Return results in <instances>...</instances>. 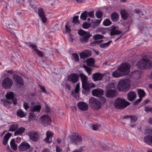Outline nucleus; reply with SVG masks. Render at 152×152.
<instances>
[{
  "label": "nucleus",
  "mask_w": 152,
  "mask_h": 152,
  "mask_svg": "<svg viewBox=\"0 0 152 152\" xmlns=\"http://www.w3.org/2000/svg\"><path fill=\"white\" fill-rule=\"evenodd\" d=\"M83 67L85 69V70L88 74L89 75H90L91 73V69L90 68L85 65H83Z\"/></svg>",
  "instance_id": "46"
},
{
  "label": "nucleus",
  "mask_w": 152,
  "mask_h": 152,
  "mask_svg": "<svg viewBox=\"0 0 152 152\" xmlns=\"http://www.w3.org/2000/svg\"><path fill=\"white\" fill-rule=\"evenodd\" d=\"M29 46L31 47L32 48L34 49L35 51L36 49H37V46L35 45L31 44L29 45Z\"/></svg>",
  "instance_id": "57"
},
{
  "label": "nucleus",
  "mask_w": 152,
  "mask_h": 152,
  "mask_svg": "<svg viewBox=\"0 0 152 152\" xmlns=\"http://www.w3.org/2000/svg\"><path fill=\"white\" fill-rule=\"evenodd\" d=\"M6 96L7 99H12L14 96L13 93L12 92H8L7 93Z\"/></svg>",
  "instance_id": "39"
},
{
  "label": "nucleus",
  "mask_w": 152,
  "mask_h": 152,
  "mask_svg": "<svg viewBox=\"0 0 152 152\" xmlns=\"http://www.w3.org/2000/svg\"><path fill=\"white\" fill-rule=\"evenodd\" d=\"M80 90V83H78L76 85L75 89V92L76 93H77Z\"/></svg>",
  "instance_id": "47"
},
{
  "label": "nucleus",
  "mask_w": 152,
  "mask_h": 152,
  "mask_svg": "<svg viewBox=\"0 0 152 152\" xmlns=\"http://www.w3.org/2000/svg\"><path fill=\"white\" fill-rule=\"evenodd\" d=\"M117 93L114 90H107L106 93V96L107 97H113L117 95Z\"/></svg>",
  "instance_id": "22"
},
{
  "label": "nucleus",
  "mask_w": 152,
  "mask_h": 152,
  "mask_svg": "<svg viewBox=\"0 0 152 152\" xmlns=\"http://www.w3.org/2000/svg\"><path fill=\"white\" fill-rule=\"evenodd\" d=\"M86 62L88 65L91 66L94 64L95 60L92 58H89L86 60Z\"/></svg>",
  "instance_id": "32"
},
{
  "label": "nucleus",
  "mask_w": 152,
  "mask_h": 152,
  "mask_svg": "<svg viewBox=\"0 0 152 152\" xmlns=\"http://www.w3.org/2000/svg\"><path fill=\"white\" fill-rule=\"evenodd\" d=\"M94 11L93 10H91L88 13V14L89 17L91 18H93L94 17Z\"/></svg>",
  "instance_id": "50"
},
{
  "label": "nucleus",
  "mask_w": 152,
  "mask_h": 152,
  "mask_svg": "<svg viewBox=\"0 0 152 152\" xmlns=\"http://www.w3.org/2000/svg\"><path fill=\"white\" fill-rule=\"evenodd\" d=\"M78 33L81 36L80 39V42L82 43L88 42L90 37L89 33L84 31L82 29H80L78 31Z\"/></svg>",
  "instance_id": "6"
},
{
  "label": "nucleus",
  "mask_w": 152,
  "mask_h": 152,
  "mask_svg": "<svg viewBox=\"0 0 152 152\" xmlns=\"http://www.w3.org/2000/svg\"><path fill=\"white\" fill-rule=\"evenodd\" d=\"M103 75L99 73H96L92 75L93 80L94 81L101 80L103 77Z\"/></svg>",
  "instance_id": "20"
},
{
  "label": "nucleus",
  "mask_w": 152,
  "mask_h": 152,
  "mask_svg": "<svg viewBox=\"0 0 152 152\" xmlns=\"http://www.w3.org/2000/svg\"><path fill=\"white\" fill-rule=\"evenodd\" d=\"M146 133L148 134H151L152 133V130L148 129L146 131Z\"/></svg>",
  "instance_id": "61"
},
{
  "label": "nucleus",
  "mask_w": 152,
  "mask_h": 152,
  "mask_svg": "<svg viewBox=\"0 0 152 152\" xmlns=\"http://www.w3.org/2000/svg\"><path fill=\"white\" fill-rule=\"evenodd\" d=\"M17 115L20 118H23L25 116L26 114L21 110H20L17 112Z\"/></svg>",
  "instance_id": "40"
},
{
  "label": "nucleus",
  "mask_w": 152,
  "mask_h": 152,
  "mask_svg": "<svg viewBox=\"0 0 152 152\" xmlns=\"http://www.w3.org/2000/svg\"><path fill=\"white\" fill-rule=\"evenodd\" d=\"M102 19L96 20L92 22V26L94 28L98 27L101 23Z\"/></svg>",
  "instance_id": "37"
},
{
  "label": "nucleus",
  "mask_w": 152,
  "mask_h": 152,
  "mask_svg": "<svg viewBox=\"0 0 152 152\" xmlns=\"http://www.w3.org/2000/svg\"><path fill=\"white\" fill-rule=\"evenodd\" d=\"M99 126V125L96 124H93L92 125L93 129L94 130H96L98 129Z\"/></svg>",
  "instance_id": "53"
},
{
  "label": "nucleus",
  "mask_w": 152,
  "mask_h": 152,
  "mask_svg": "<svg viewBox=\"0 0 152 152\" xmlns=\"http://www.w3.org/2000/svg\"><path fill=\"white\" fill-rule=\"evenodd\" d=\"M87 15L88 12L87 11H85L83 12L80 16V19L83 20H86V19Z\"/></svg>",
  "instance_id": "38"
},
{
  "label": "nucleus",
  "mask_w": 152,
  "mask_h": 152,
  "mask_svg": "<svg viewBox=\"0 0 152 152\" xmlns=\"http://www.w3.org/2000/svg\"><path fill=\"white\" fill-rule=\"evenodd\" d=\"M40 90H42L41 91V92H45V93L46 92V90H45V89L43 86H40Z\"/></svg>",
  "instance_id": "60"
},
{
  "label": "nucleus",
  "mask_w": 152,
  "mask_h": 152,
  "mask_svg": "<svg viewBox=\"0 0 152 152\" xmlns=\"http://www.w3.org/2000/svg\"><path fill=\"white\" fill-rule=\"evenodd\" d=\"M12 80L8 77H6L3 81L2 86L5 88L8 89L12 86Z\"/></svg>",
  "instance_id": "8"
},
{
  "label": "nucleus",
  "mask_w": 152,
  "mask_h": 152,
  "mask_svg": "<svg viewBox=\"0 0 152 152\" xmlns=\"http://www.w3.org/2000/svg\"><path fill=\"white\" fill-rule=\"evenodd\" d=\"M130 81V80L128 79L120 80L117 86L118 90L120 91H124L129 85Z\"/></svg>",
  "instance_id": "7"
},
{
  "label": "nucleus",
  "mask_w": 152,
  "mask_h": 152,
  "mask_svg": "<svg viewBox=\"0 0 152 152\" xmlns=\"http://www.w3.org/2000/svg\"><path fill=\"white\" fill-rule=\"evenodd\" d=\"M142 99V98L141 97H139V98L137 99V100L135 102L134 104L138 103L140 102Z\"/></svg>",
  "instance_id": "59"
},
{
  "label": "nucleus",
  "mask_w": 152,
  "mask_h": 152,
  "mask_svg": "<svg viewBox=\"0 0 152 152\" xmlns=\"http://www.w3.org/2000/svg\"><path fill=\"white\" fill-rule=\"evenodd\" d=\"M56 152H62V149L59 147L57 146L56 149Z\"/></svg>",
  "instance_id": "58"
},
{
  "label": "nucleus",
  "mask_w": 152,
  "mask_h": 152,
  "mask_svg": "<svg viewBox=\"0 0 152 152\" xmlns=\"http://www.w3.org/2000/svg\"><path fill=\"white\" fill-rule=\"evenodd\" d=\"M79 78V76L76 73H72L68 76V80L73 83H77Z\"/></svg>",
  "instance_id": "13"
},
{
  "label": "nucleus",
  "mask_w": 152,
  "mask_h": 152,
  "mask_svg": "<svg viewBox=\"0 0 152 152\" xmlns=\"http://www.w3.org/2000/svg\"><path fill=\"white\" fill-rule=\"evenodd\" d=\"M129 117H130V122L132 123H134L137 120V118L136 116H130Z\"/></svg>",
  "instance_id": "45"
},
{
  "label": "nucleus",
  "mask_w": 152,
  "mask_h": 152,
  "mask_svg": "<svg viewBox=\"0 0 152 152\" xmlns=\"http://www.w3.org/2000/svg\"><path fill=\"white\" fill-rule=\"evenodd\" d=\"M130 103L125 99L121 98L116 99L114 103V106L117 109H123L129 105Z\"/></svg>",
  "instance_id": "2"
},
{
  "label": "nucleus",
  "mask_w": 152,
  "mask_h": 152,
  "mask_svg": "<svg viewBox=\"0 0 152 152\" xmlns=\"http://www.w3.org/2000/svg\"><path fill=\"white\" fill-rule=\"evenodd\" d=\"M65 87L66 88L69 90L71 86L68 84H65Z\"/></svg>",
  "instance_id": "62"
},
{
  "label": "nucleus",
  "mask_w": 152,
  "mask_h": 152,
  "mask_svg": "<svg viewBox=\"0 0 152 152\" xmlns=\"http://www.w3.org/2000/svg\"><path fill=\"white\" fill-rule=\"evenodd\" d=\"M118 27L115 26H112L110 28L111 31L110 34L111 36L117 35L121 34V31L117 30Z\"/></svg>",
  "instance_id": "18"
},
{
  "label": "nucleus",
  "mask_w": 152,
  "mask_h": 152,
  "mask_svg": "<svg viewBox=\"0 0 152 152\" xmlns=\"http://www.w3.org/2000/svg\"><path fill=\"white\" fill-rule=\"evenodd\" d=\"M97 31L100 32L101 33L104 34L105 33V30L102 27H99L97 29Z\"/></svg>",
  "instance_id": "49"
},
{
  "label": "nucleus",
  "mask_w": 152,
  "mask_h": 152,
  "mask_svg": "<svg viewBox=\"0 0 152 152\" xmlns=\"http://www.w3.org/2000/svg\"><path fill=\"white\" fill-rule=\"evenodd\" d=\"M100 99L102 102L104 103L106 102V100L104 97L101 96Z\"/></svg>",
  "instance_id": "56"
},
{
  "label": "nucleus",
  "mask_w": 152,
  "mask_h": 152,
  "mask_svg": "<svg viewBox=\"0 0 152 152\" xmlns=\"http://www.w3.org/2000/svg\"><path fill=\"white\" fill-rule=\"evenodd\" d=\"M103 23L104 26H107L111 24V22L108 19H106L104 20Z\"/></svg>",
  "instance_id": "42"
},
{
  "label": "nucleus",
  "mask_w": 152,
  "mask_h": 152,
  "mask_svg": "<svg viewBox=\"0 0 152 152\" xmlns=\"http://www.w3.org/2000/svg\"><path fill=\"white\" fill-rule=\"evenodd\" d=\"M28 134L30 139L33 141H37L39 140V135L37 132L31 131L29 132Z\"/></svg>",
  "instance_id": "11"
},
{
  "label": "nucleus",
  "mask_w": 152,
  "mask_h": 152,
  "mask_svg": "<svg viewBox=\"0 0 152 152\" xmlns=\"http://www.w3.org/2000/svg\"><path fill=\"white\" fill-rule=\"evenodd\" d=\"M80 76L81 79L82 83L87 82V77L83 73L80 74Z\"/></svg>",
  "instance_id": "33"
},
{
  "label": "nucleus",
  "mask_w": 152,
  "mask_h": 152,
  "mask_svg": "<svg viewBox=\"0 0 152 152\" xmlns=\"http://www.w3.org/2000/svg\"><path fill=\"white\" fill-rule=\"evenodd\" d=\"M92 94L94 96L100 97L103 95V91L99 88L95 89L93 90Z\"/></svg>",
  "instance_id": "14"
},
{
  "label": "nucleus",
  "mask_w": 152,
  "mask_h": 152,
  "mask_svg": "<svg viewBox=\"0 0 152 152\" xmlns=\"http://www.w3.org/2000/svg\"><path fill=\"white\" fill-rule=\"evenodd\" d=\"M65 30L66 32H67L69 34L71 31V29L70 28H68L67 25L65 26Z\"/></svg>",
  "instance_id": "54"
},
{
  "label": "nucleus",
  "mask_w": 152,
  "mask_h": 152,
  "mask_svg": "<svg viewBox=\"0 0 152 152\" xmlns=\"http://www.w3.org/2000/svg\"><path fill=\"white\" fill-rule=\"evenodd\" d=\"M82 86L83 88L82 91V93L85 95H87L89 94L90 91L91 85L87 82L82 83Z\"/></svg>",
  "instance_id": "10"
},
{
  "label": "nucleus",
  "mask_w": 152,
  "mask_h": 152,
  "mask_svg": "<svg viewBox=\"0 0 152 152\" xmlns=\"http://www.w3.org/2000/svg\"><path fill=\"white\" fill-rule=\"evenodd\" d=\"M53 133L50 131H48L46 133V137L45 139V141L48 143L52 142V138L53 135Z\"/></svg>",
  "instance_id": "16"
},
{
  "label": "nucleus",
  "mask_w": 152,
  "mask_h": 152,
  "mask_svg": "<svg viewBox=\"0 0 152 152\" xmlns=\"http://www.w3.org/2000/svg\"><path fill=\"white\" fill-rule=\"evenodd\" d=\"M137 93L139 97L142 98L145 95V93L143 90L141 89H139L137 90Z\"/></svg>",
  "instance_id": "35"
},
{
  "label": "nucleus",
  "mask_w": 152,
  "mask_h": 152,
  "mask_svg": "<svg viewBox=\"0 0 152 152\" xmlns=\"http://www.w3.org/2000/svg\"><path fill=\"white\" fill-rule=\"evenodd\" d=\"M96 15L98 18H101L102 16L103 13L102 11L98 10L96 12Z\"/></svg>",
  "instance_id": "44"
},
{
  "label": "nucleus",
  "mask_w": 152,
  "mask_h": 152,
  "mask_svg": "<svg viewBox=\"0 0 152 152\" xmlns=\"http://www.w3.org/2000/svg\"><path fill=\"white\" fill-rule=\"evenodd\" d=\"M114 87V84L113 83H110L107 86V87L108 88H113Z\"/></svg>",
  "instance_id": "55"
},
{
  "label": "nucleus",
  "mask_w": 152,
  "mask_h": 152,
  "mask_svg": "<svg viewBox=\"0 0 152 152\" xmlns=\"http://www.w3.org/2000/svg\"><path fill=\"white\" fill-rule=\"evenodd\" d=\"M12 134L9 132H8L5 134L4 137V139L3 142V144L4 145H6L8 140L11 136Z\"/></svg>",
  "instance_id": "25"
},
{
  "label": "nucleus",
  "mask_w": 152,
  "mask_h": 152,
  "mask_svg": "<svg viewBox=\"0 0 152 152\" xmlns=\"http://www.w3.org/2000/svg\"><path fill=\"white\" fill-rule=\"evenodd\" d=\"M79 16L78 15L75 16L73 18V22L74 23H76L78 22V20Z\"/></svg>",
  "instance_id": "51"
},
{
  "label": "nucleus",
  "mask_w": 152,
  "mask_h": 152,
  "mask_svg": "<svg viewBox=\"0 0 152 152\" xmlns=\"http://www.w3.org/2000/svg\"><path fill=\"white\" fill-rule=\"evenodd\" d=\"M120 13L122 18L124 19H126L128 17V13L125 10H121Z\"/></svg>",
  "instance_id": "30"
},
{
  "label": "nucleus",
  "mask_w": 152,
  "mask_h": 152,
  "mask_svg": "<svg viewBox=\"0 0 152 152\" xmlns=\"http://www.w3.org/2000/svg\"><path fill=\"white\" fill-rule=\"evenodd\" d=\"M72 58L73 60L75 62L78 61L79 60V56L78 54L76 53H73L72 55Z\"/></svg>",
  "instance_id": "41"
},
{
  "label": "nucleus",
  "mask_w": 152,
  "mask_h": 152,
  "mask_svg": "<svg viewBox=\"0 0 152 152\" xmlns=\"http://www.w3.org/2000/svg\"><path fill=\"white\" fill-rule=\"evenodd\" d=\"M111 42V40H109L106 42L101 43L99 45V46L102 48H106L109 46Z\"/></svg>",
  "instance_id": "36"
},
{
  "label": "nucleus",
  "mask_w": 152,
  "mask_h": 152,
  "mask_svg": "<svg viewBox=\"0 0 152 152\" xmlns=\"http://www.w3.org/2000/svg\"><path fill=\"white\" fill-rule=\"evenodd\" d=\"M67 140L72 144L77 145L81 142L82 138L79 134H76L74 135L69 136L67 138Z\"/></svg>",
  "instance_id": "5"
},
{
  "label": "nucleus",
  "mask_w": 152,
  "mask_h": 152,
  "mask_svg": "<svg viewBox=\"0 0 152 152\" xmlns=\"http://www.w3.org/2000/svg\"><path fill=\"white\" fill-rule=\"evenodd\" d=\"M130 66L127 63L122 64L116 70L112 73L113 76L119 77L128 74L130 72Z\"/></svg>",
  "instance_id": "1"
},
{
  "label": "nucleus",
  "mask_w": 152,
  "mask_h": 152,
  "mask_svg": "<svg viewBox=\"0 0 152 152\" xmlns=\"http://www.w3.org/2000/svg\"><path fill=\"white\" fill-rule=\"evenodd\" d=\"M77 107L81 110L85 111L88 109V105L87 104L83 102H79L77 104Z\"/></svg>",
  "instance_id": "15"
},
{
  "label": "nucleus",
  "mask_w": 152,
  "mask_h": 152,
  "mask_svg": "<svg viewBox=\"0 0 152 152\" xmlns=\"http://www.w3.org/2000/svg\"><path fill=\"white\" fill-rule=\"evenodd\" d=\"M144 141L145 143L148 144H152V136L148 135L144 137Z\"/></svg>",
  "instance_id": "28"
},
{
  "label": "nucleus",
  "mask_w": 152,
  "mask_h": 152,
  "mask_svg": "<svg viewBox=\"0 0 152 152\" xmlns=\"http://www.w3.org/2000/svg\"><path fill=\"white\" fill-rule=\"evenodd\" d=\"M88 104L91 108L95 110L99 109L102 106L101 102L93 97H91L90 98Z\"/></svg>",
  "instance_id": "4"
},
{
  "label": "nucleus",
  "mask_w": 152,
  "mask_h": 152,
  "mask_svg": "<svg viewBox=\"0 0 152 152\" xmlns=\"http://www.w3.org/2000/svg\"><path fill=\"white\" fill-rule=\"evenodd\" d=\"M18 127V125L16 124H11L9 129V131L10 132H13Z\"/></svg>",
  "instance_id": "34"
},
{
  "label": "nucleus",
  "mask_w": 152,
  "mask_h": 152,
  "mask_svg": "<svg viewBox=\"0 0 152 152\" xmlns=\"http://www.w3.org/2000/svg\"><path fill=\"white\" fill-rule=\"evenodd\" d=\"M35 52L39 56L42 57L43 56V54L42 51L39 50L38 49H36Z\"/></svg>",
  "instance_id": "48"
},
{
  "label": "nucleus",
  "mask_w": 152,
  "mask_h": 152,
  "mask_svg": "<svg viewBox=\"0 0 152 152\" xmlns=\"http://www.w3.org/2000/svg\"><path fill=\"white\" fill-rule=\"evenodd\" d=\"M38 14L42 22L44 23H45L47 19L44 14L43 10L42 8L40 7L38 8Z\"/></svg>",
  "instance_id": "17"
},
{
  "label": "nucleus",
  "mask_w": 152,
  "mask_h": 152,
  "mask_svg": "<svg viewBox=\"0 0 152 152\" xmlns=\"http://www.w3.org/2000/svg\"><path fill=\"white\" fill-rule=\"evenodd\" d=\"M51 121L50 117L48 115H43L41 117L40 121L45 126L49 124Z\"/></svg>",
  "instance_id": "9"
},
{
  "label": "nucleus",
  "mask_w": 152,
  "mask_h": 152,
  "mask_svg": "<svg viewBox=\"0 0 152 152\" xmlns=\"http://www.w3.org/2000/svg\"><path fill=\"white\" fill-rule=\"evenodd\" d=\"M136 66L140 69H148L152 66V63L149 59H142L137 62Z\"/></svg>",
  "instance_id": "3"
},
{
  "label": "nucleus",
  "mask_w": 152,
  "mask_h": 152,
  "mask_svg": "<svg viewBox=\"0 0 152 152\" xmlns=\"http://www.w3.org/2000/svg\"><path fill=\"white\" fill-rule=\"evenodd\" d=\"M23 106L26 110H27L29 107L28 104L27 102H24L23 104Z\"/></svg>",
  "instance_id": "52"
},
{
  "label": "nucleus",
  "mask_w": 152,
  "mask_h": 152,
  "mask_svg": "<svg viewBox=\"0 0 152 152\" xmlns=\"http://www.w3.org/2000/svg\"><path fill=\"white\" fill-rule=\"evenodd\" d=\"M10 145L12 149L14 151L17 150V145L15 143V140L14 139H12L10 142Z\"/></svg>",
  "instance_id": "26"
},
{
  "label": "nucleus",
  "mask_w": 152,
  "mask_h": 152,
  "mask_svg": "<svg viewBox=\"0 0 152 152\" xmlns=\"http://www.w3.org/2000/svg\"><path fill=\"white\" fill-rule=\"evenodd\" d=\"M41 108V106L40 105H35L31 109V111L34 112H39Z\"/></svg>",
  "instance_id": "29"
},
{
  "label": "nucleus",
  "mask_w": 152,
  "mask_h": 152,
  "mask_svg": "<svg viewBox=\"0 0 152 152\" xmlns=\"http://www.w3.org/2000/svg\"><path fill=\"white\" fill-rule=\"evenodd\" d=\"M136 97V94L134 91H131L127 94V99L130 101H133Z\"/></svg>",
  "instance_id": "19"
},
{
  "label": "nucleus",
  "mask_w": 152,
  "mask_h": 152,
  "mask_svg": "<svg viewBox=\"0 0 152 152\" xmlns=\"http://www.w3.org/2000/svg\"><path fill=\"white\" fill-rule=\"evenodd\" d=\"M119 15L116 12L112 13L111 15V18L113 21H116L118 19Z\"/></svg>",
  "instance_id": "31"
},
{
  "label": "nucleus",
  "mask_w": 152,
  "mask_h": 152,
  "mask_svg": "<svg viewBox=\"0 0 152 152\" xmlns=\"http://www.w3.org/2000/svg\"><path fill=\"white\" fill-rule=\"evenodd\" d=\"M30 148V145L28 143L26 142L21 143L18 147L19 150L21 151H24L29 150Z\"/></svg>",
  "instance_id": "12"
},
{
  "label": "nucleus",
  "mask_w": 152,
  "mask_h": 152,
  "mask_svg": "<svg viewBox=\"0 0 152 152\" xmlns=\"http://www.w3.org/2000/svg\"><path fill=\"white\" fill-rule=\"evenodd\" d=\"M104 37L100 34H97L94 35L93 37L94 40H97L99 39H102Z\"/></svg>",
  "instance_id": "43"
},
{
  "label": "nucleus",
  "mask_w": 152,
  "mask_h": 152,
  "mask_svg": "<svg viewBox=\"0 0 152 152\" xmlns=\"http://www.w3.org/2000/svg\"><path fill=\"white\" fill-rule=\"evenodd\" d=\"M13 78L15 81L19 85H23V82L22 79L19 76L14 75Z\"/></svg>",
  "instance_id": "21"
},
{
  "label": "nucleus",
  "mask_w": 152,
  "mask_h": 152,
  "mask_svg": "<svg viewBox=\"0 0 152 152\" xmlns=\"http://www.w3.org/2000/svg\"><path fill=\"white\" fill-rule=\"evenodd\" d=\"M134 11L136 13H138L141 12V10L140 9H135L134 10Z\"/></svg>",
  "instance_id": "63"
},
{
  "label": "nucleus",
  "mask_w": 152,
  "mask_h": 152,
  "mask_svg": "<svg viewBox=\"0 0 152 152\" xmlns=\"http://www.w3.org/2000/svg\"><path fill=\"white\" fill-rule=\"evenodd\" d=\"M91 55V52L88 50H85L81 53L80 54V56L81 58H85L89 57Z\"/></svg>",
  "instance_id": "23"
},
{
  "label": "nucleus",
  "mask_w": 152,
  "mask_h": 152,
  "mask_svg": "<svg viewBox=\"0 0 152 152\" xmlns=\"http://www.w3.org/2000/svg\"><path fill=\"white\" fill-rule=\"evenodd\" d=\"M25 130V128L24 127H21L15 132L14 134L15 135H21L24 132Z\"/></svg>",
  "instance_id": "27"
},
{
  "label": "nucleus",
  "mask_w": 152,
  "mask_h": 152,
  "mask_svg": "<svg viewBox=\"0 0 152 152\" xmlns=\"http://www.w3.org/2000/svg\"><path fill=\"white\" fill-rule=\"evenodd\" d=\"M141 72L139 71H134L132 72L131 74V77L135 79H138L140 77Z\"/></svg>",
  "instance_id": "24"
},
{
  "label": "nucleus",
  "mask_w": 152,
  "mask_h": 152,
  "mask_svg": "<svg viewBox=\"0 0 152 152\" xmlns=\"http://www.w3.org/2000/svg\"><path fill=\"white\" fill-rule=\"evenodd\" d=\"M42 152H50V150L48 149H44Z\"/></svg>",
  "instance_id": "64"
}]
</instances>
